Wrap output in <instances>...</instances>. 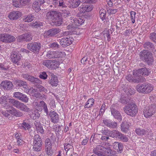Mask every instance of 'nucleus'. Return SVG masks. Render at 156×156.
<instances>
[{
  "label": "nucleus",
  "mask_w": 156,
  "mask_h": 156,
  "mask_svg": "<svg viewBox=\"0 0 156 156\" xmlns=\"http://www.w3.org/2000/svg\"><path fill=\"white\" fill-rule=\"evenodd\" d=\"M154 87L149 83H143L139 84L136 87V89L139 93L144 94H148L153 90Z\"/></svg>",
  "instance_id": "f257e3e1"
},
{
  "label": "nucleus",
  "mask_w": 156,
  "mask_h": 156,
  "mask_svg": "<svg viewBox=\"0 0 156 156\" xmlns=\"http://www.w3.org/2000/svg\"><path fill=\"white\" fill-rule=\"evenodd\" d=\"M8 100L9 102L16 108L26 112H28L29 111V108L26 105L19 101L11 98L9 99Z\"/></svg>",
  "instance_id": "f03ea898"
},
{
  "label": "nucleus",
  "mask_w": 156,
  "mask_h": 156,
  "mask_svg": "<svg viewBox=\"0 0 156 156\" xmlns=\"http://www.w3.org/2000/svg\"><path fill=\"white\" fill-rule=\"evenodd\" d=\"M140 58L146 62L148 65L152 64L153 61L152 54L148 50L142 51L140 52Z\"/></svg>",
  "instance_id": "7ed1b4c3"
},
{
  "label": "nucleus",
  "mask_w": 156,
  "mask_h": 156,
  "mask_svg": "<svg viewBox=\"0 0 156 156\" xmlns=\"http://www.w3.org/2000/svg\"><path fill=\"white\" fill-rule=\"evenodd\" d=\"M42 140L40 136L37 134L35 135L33 138V149L37 152L40 151L42 149Z\"/></svg>",
  "instance_id": "20e7f679"
},
{
  "label": "nucleus",
  "mask_w": 156,
  "mask_h": 156,
  "mask_svg": "<svg viewBox=\"0 0 156 156\" xmlns=\"http://www.w3.org/2000/svg\"><path fill=\"white\" fill-rule=\"evenodd\" d=\"M150 73V71L149 69H147L146 68H142L138 70L133 71V74L134 76L138 77L140 79V80L144 81L145 80L141 76V75H144V76H147L149 75Z\"/></svg>",
  "instance_id": "39448f33"
},
{
  "label": "nucleus",
  "mask_w": 156,
  "mask_h": 156,
  "mask_svg": "<svg viewBox=\"0 0 156 156\" xmlns=\"http://www.w3.org/2000/svg\"><path fill=\"white\" fill-rule=\"evenodd\" d=\"M124 110L126 114L132 116H135L138 112L136 106L133 103L126 106L124 108Z\"/></svg>",
  "instance_id": "423d86ee"
},
{
  "label": "nucleus",
  "mask_w": 156,
  "mask_h": 156,
  "mask_svg": "<svg viewBox=\"0 0 156 156\" xmlns=\"http://www.w3.org/2000/svg\"><path fill=\"white\" fill-rule=\"evenodd\" d=\"M58 61L55 60H45L43 61L42 64L49 69H55L58 67Z\"/></svg>",
  "instance_id": "0eeeda50"
},
{
  "label": "nucleus",
  "mask_w": 156,
  "mask_h": 156,
  "mask_svg": "<svg viewBox=\"0 0 156 156\" xmlns=\"http://www.w3.org/2000/svg\"><path fill=\"white\" fill-rule=\"evenodd\" d=\"M65 55L64 51H49L46 55V57L49 58H62Z\"/></svg>",
  "instance_id": "6e6552de"
},
{
  "label": "nucleus",
  "mask_w": 156,
  "mask_h": 156,
  "mask_svg": "<svg viewBox=\"0 0 156 156\" xmlns=\"http://www.w3.org/2000/svg\"><path fill=\"white\" fill-rule=\"evenodd\" d=\"M41 47V44L37 42L29 43L27 45V49L35 53H38Z\"/></svg>",
  "instance_id": "1a4fd4ad"
},
{
  "label": "nucleus",
  "mask_w": 156,
  "mask_h": 156,
  "mask_svg": "<svg viewBox=\"0 0 156 156\" xmlns=\"http://www.w3.org/2000/svg\"><path fill=\"white\" fill-rule=\"evenodd\" d=\"M156 112V106L154 105H149L147 109L144 111V115L146 118H148L153 115Z\"/></svg>",
  "instance_id": "9d476101"
},
{
  "label": "nucleus",
  "mask_w": 156,
  "mask_h": 156,
  "mask_svg": "<svg viewBox=\"0 0 156 156\" xmlns=\"http://www.w3.org/2000/svg\"><path fill=\"white\" fill-rule=\"evenodd\" d=\"M45 143V151L46 154L48 155H52L53 151L52 148V144L50 139L48 138L46 139Z\"/></svg>",
  "instance_id": "9b49d317"
},
{
  "label": "nucleus",
  "mask_w": 156,
  "mask_h": 156,
  "mask_svg": "<svg viewBox=\"0 0 156 156\" xmlns=\"http://www.w3.org/2000/svg\"><path fill=\"white\" fill-rule=\"evenodd\" d=\"M72 0L71 5L73 8H76L79 5L80 2L83 3H90L96 2L97 0Z\"/></svg>",
  "instance_id": "f8f14e48"
},
{
  "label": "nucleus",
  "mask_w": 156,
  "mask_h": 156,
  "mask_svg": "<svg viewBox=\"0 0 156 156\" xmlns=\"http://www.w3.org/2000/svg\"><path fill=\"white\" fill-rule=\"evenodd\" d=\"M13 86L12 83L9 81H3L0 84V87L2 88L4 90H11L12 89Z\"/></svg>",
  "instance_id": "ddd939ff"
},
{
  "label": "nucleus",
  "mask_w": 156,
  "mask_h": 156,
  "mask_svg": "<svg viewBox=\"0 0 156 156\" xmlns=\"http://www.w3.org/2000/svg\"><path fill=\"white\" fill-rule=\"evenodd\" d=\"M60 30V29L57 28L50 29L44 33V36L47 37L54 36L58 33Z\"/></svg>",
  "instance_id": "4468645a"
},
{
  "label": "nucleus",
  "mask_w": 156,
  "mask_h": 156,
  "mask_svg": "<svg viewBox=\"0 0 156 156\" xmlns=\"http://www.w3.org/2000/svg\"><path fill=\"white\" fill-rule=\"evenodd\" d=\"M73 39L71 38H63L59 40L60 44L63 47L68 46L72 44L73 41Z\"/></svg>",
  "instance_id": "2eb2a0df"
},
{
  "label": "nucleus",
  "mask_w": 156,
  "mask_h": 156,
  "mask_svg": "<svg viewBox=\"0 0 156 156\" xmlns=\"http://www.w3.org/2000/svg\"><path fill=\"white\" fill-rule=\"evenodd\" d=\"M110 109L111 114L115 119H119L120 120H122V117L119 111L112 107H111Z\"/></svg>",
  "instance_id": "dca6fc26"
},
{
  "label": "nucleus",
  "mask_w": 156,
  "mask_h": 156,
  "mask_svg": "<svg viewBox=\"0 0 156 156\" xmlns=\"http://www.w3.org/2000/svg\"><path fill=\"white\" fill-rule=\"evenodd\" d=\"M51 121L54 123H57L58 122L59 117L58 114L55 112L51 111L49 114Z\"/></svg>",
  "instance_id": "f3484780"
},
{
  "label": "nucleus",
  "mask_w": 156,
  "mask_h": 156,
  "mask_svg": "<svg viewBox=\"0 0 156 156\" xmlns=\"http://www.w3.org/2000/svg\"><path fill=\"white\" fill-rule=\"evenodd\" d=\"M103 123L106 126L112 129L116 128L117 126V123L110 119H104Z\"/></svg>",
  "instance_id": "a211bd4d"
},
{
  "label": "nucleus",
  "mask_w": 156,
  "mask_h": 156,
  "mask_svg": "<svg viewBox=\"0 0 156 156\" xmlns=\"http://www.w3.org/2000/svg\"><path fill=\"white\" fill-rule=\"evenodd\" d=\"M83 5H81L79 9L82 12H89L92 10L93 9L92 5L90 4H86L84 3Z\"/></svg>",
  "instance_id": "6ab92c4d"
},
{
  "label": "nucleus",
  "mask_w": 156,
  "mask_h": 156,
  "mask_svg": "<svg viewBox=\"0 0 156 156\" xmlns=\"http://www.w3.org/2000/svg\"><path fill=\"white\" fill-rule=\"evenodd\" d=\"M12 61L15 63H17L21 59V55L16 52H12L11 55Z\"/></svg>",
  "instance_id": "aec40b11"
},
{
  "label": "nucleus",
  "mask_w": 156,
  "mask_h": 156,
  "mask_svg": "<svg viewBox=\"0 0 156 156\" xmlns=\"http://www.w3.org/2000/svg\"><path fill=\"white\" fill-rule=\"evenodd\" d=\"M50 76L51 79L48 81L49 83L53 86L56 87L58 83L57 77L52 73L51 74Z\"/></svg>",
  "instance_id": "412c9836"
},
{
  "label": "nucleus",
  "mask_w": 156,
  "mask_h": 156,
  "mask_svg": "<svg viewBox=\"0 0 156 156\" xmlns=\"http://www.w3.org/2000/svg\"><path fill=\"white\" fill-rule=\"evenodd\" d=\"M19 38L20 41H29L32 40V36L30 34L26 33L19 36Z\"/></svg>",
  "instance_id": "4be33fe9"
},
{
  "label": "nucleus",
  "mask_w": 156,
  "mask_h": 156,
  "mask_svg": "<svg viewBox=\"0 0 156 156\" xmlns=\"http://www.w3.org/2000/svg\"><path fill=\"white\" fill-rule=\"evenodd\" d=\"M105 148L104 146L101 145H98L93 150V152L98 156H106L101 153V151L102 150Z\"/></svg>",
  "instance_id": "5701e85b"
},
{
  "label": "nucleus",
  "mask_w": 156,
  "mask_h": 156,
  "mask_svg": "<svg viewBox=\"0 0 156 156\" xmlns=\"http://www.w3.org/2000/svg\"><path fill=\"white\" fill-rule=\"evenodd\" d=\"M21 16V14L19 12H12L10 13L8 17L10 20H15L17 19Z\"/></svg>",
  "instance_id": "b1692460"
},
{
  "label": "nucleus",
  "mask_w": 156,
  "mask_h": 156,
  "mask_svg": "<svg viewBox=\"0 0 156 156\" xmlns=\"http://www.w3.org/2000/svg\"><path fill=\"white\" fill-rule=\"evenodd\" d=\"M144 47L145 49L151 50L154 53L156 51V49L154 48V44L150 42H146L144 44Z\"/></svg>",
  "instance_id": "393cba45"
},
{
  "label": "nucleus",
  "mask_w": 156,
  "mask_h": 156,
  "mask_svg": "<svg viewBox=\"0 0 156 156\" xmlns=\"http://www.w3.org/2000/svg\"><path fill=\"white\" fill-rule=\"evenodd\" d=\"M36 129L37 133L41 134H44V130L43 129L42 126L40 122L38 121H36L34 122Z\"/></svg>",
  "instance_id": "a878e982"
},
{
  "label": "nucleus",
  "mask_w": 156,
  "mask_h": 156,
  "mask_svg": "<svg viewBox=\"0 0 156 156\" xmlns=\"http://www.w3.org/2000/svg\"><path fill=\"white\" fill-rule=\"evenodd\" d=\"M44 101H42L38 102V101L35 100L33 103V105L35 108L38 111H41L42 110V104Z\"/></svg>",
  "instance_id": "bb28decb"
},
{
  "label": "nucleus",
  "mask_w": 156,
  "mask_h": 156,
  "mask_svg": "<svg viewBox=\"0 0 156 156\" xmlns=\"http://www.w3.org/2000/svg\"><path fill=\"white\" fill-rule=\"evenodd\" d=\"M58 14V13L55 11L49 12L46 14L47 19H51L52 21L55 18L57 17Z\"/></svg>",
  "instance_id": "cd10ccee"
},
{
  "label": "nucleus",
  "mask_w": 156,
  "mask_h": 156,
  "mask_svg": "<svg viewBox=\"0 0 156 156\" xmlns=\"http://www.w3.org/2000/svg\"><path fill=\"white\" fill-rule=\"evenodd\" d=\"M136 77L135 78L132 77V76L130 74H129L126 77V79L129 81L131 82L134 83H138L140 82H141V80H140L139 78L136 76H134V77Z\"/></svg>",
  "instance_id": "c85d7f7f"
},
{
  "label": "nucleus",
  "mask_w": 156,
  "mask_h": 156,
  "mask_svg": "<svg viewBox=\"0 0 156 156\" xmlns=\"http://www.w3.org/2000/svg\"><path fill=\"white\" fill-rule=\"evenodd\" d=\"M57 17L55 18L52 21V22L54 23L55 25L56 26H59L62 23V19L60 18L58 14Z\"/></svg>",
  "instance_id": "c756f323"
},
{
  "label": "nucleus",
  "mask_w": 156,
  "mask_h": 156,
  "mask_svg": "<svg viewBox=\"0 0 156 156\" xmlns=\"http://www.w3.org/2000/svg\"><path fill=\"white\" fill-rule=\"evenodd\" d=\"M28 80L33 83H41V81L39 79L35 77L32 75L30 76Z\"/></svg>",
  "instance_id": "7c9ffc66"
},
{
  "label": "nucleus",
  "mask_w": 156,
  "mask_h": 156,
  "mask_svg": "<svg viewBox=\"0 0 156 156\" xmlns=\"http://www.w3.org/2000/svg\"><path fill=\"white\" fill-rule=\"evenodd\" d=\"M94 99L92 98H90L86 103L84 106L85 108H88L91 107L94 104Z\"/></svg>",
  "instance_id": "2f4dec72"
},
{
  "label": "nucleus",
  "mask_w": 156,
  "mask_h": 156,
  "mask_svg": "<svg viewBox=\"0 0 156 156\" xmlns=\"http://www.w3.org/2000/svg\"><path fill=\"white\" fill-rule=\"evenodd\" d=\"M135 132L138 135L142 136L146 134L147 132L144 129H141L140 128H138L136 129Z\"/></svg>",
  "instance_id": "473e14b6"
},
{
  "label": "nucleus",
  "mask_w": 156,
  "mask_h": 156,
  "mask_svg": "<svg viewBox=\"0 0 156 156\" xmlns=\"http://www.w3.org/2000/svg\"><path fill=\"white\" fill-rule=\"evenodd\" d=\"M120 133V132L115 130L111 131L110 136L113 138L115 137L118 139Z\"/></svg>",
  "instance_id": "72a5a7b5"
},
{
  "label": "nucleus",
  "mask_w": 156,
  "mask_h": 156,
  "mask_svg": "<svg viewBox=\"0 0 156 156\" xmlns=\"http://www.w3.org/2000/svg\"><path fill=\"white\" fill-rule=\"evenodd\" d=\"M129 127V124L126 122H122L121 125V130L124 132H126L128 130Z\"/></svg>",
  "instance_id": "f704fd0d"
},
{
  "label": "nucleus",
  "mask_w": 156,
  "mask_h": 156,
  "mask_svg": "<svg viewBox=\"0 0 156 156\" xmlns=\"http://www.w3.org/2000/svg\"><path fill=\"white\" fill-rule=\"evenodd\" d=\"M126 92L128 95H132L134 94L135 91L134 89L131 87H129L126 89L125 90Z\"/></svg>",
  "instance_id": "c9c22d12"
},
{
  "label": "nucleus",
  "mask_w": 156,
  "mask_h": 156,
  "mask_svg": "<svg viewBox=\"0 0 156 156\" xmlns=\"http://www.w3.org/2000/svg\"><path fill=\"white\" fill-rule=\"evenodd\" d=\"M40 116V113L37 111H34L30 115V117L32 119H36Z\"/></svg>",
  "instance_id": "e433bc0d"
},
{
  "label": "nucleus",
  "mask_w": 156,
  "mask_h": 156,
  "mask_svg": "<svg viewBox=\"0 0 156 156\" xmlns=\"http://www.w3.org/2000/svg\"><path fill=\"white\" fill-rule=\"evenodd\" d=\"M100 17L103 21L105 19L106 17V11L104 9H101L99 11Z\"/></svg>",
  "instance_id": "4c0bfd02"
},
{
  "label": "nucleus",
  "mask_w": 156,
  "mask_h": 156,
  "mask_svg": "<svg viewBox=\"0 0 156 156\" xmlns=\"http://www.w3.org/2000/svg\"><path fill=\"white\" fill-rule=\"evenodd\" d=\"M20 127L21 128V129H23L24 130H26L28 129L31 128V126L26 122L23 121L21 124V126Z\"/></svg>",
  "instance_id": "58836bf2"
},
{
  "label": "nucleus",
  "mask_w": 156,
  "mask_h": 156,
  "mask_svg": "<svg viewBox=\"0 0 156 156\" xmlns=\"http://www.w3.org/2000/svg\"><path fill=\"white\" fill-rule=\"evenodd\" d=\"M34 18V15L32 14H30L25 18L23 19V20L25 22H29L33 20Z\"/></svg>",
  "instance_id": "ea45409f"
},
{
  "label": "nucleus",
  "mask_w": 156,
  "mask_h": 156,
  "mask_svg": "<svg viewBox=\"0 0 156 156\" xmlns=\"http://www.w3.org/2000/svg\"><path fill=\"white\" fill-rule=\"evenodd\" d=\"M40 5H41L35 1L33 5V8L36 12H38L41 10L40 8Z\"/></svg>",
  "instance_id": "a19ab883"
},
{
  "label": "nucleus",
  "mask_w": 156,
  "mask_h": 156,
  "mask_svg": "<svg viewBox=\"0 0 156 156\" xmlns=\"http://www.w3.org/2000/svg\"><path fill=\"white\" fill-rule=\"evenodd\" d=\"M7 36L6 43H11L15 41L16 39L14 37L9 34H7Z\"/></svg>",
  "instance_id": "79ce46f5"
},
{
  "label": "nucleus",
  "mask_w": 156,
  "mask_h": 156,
  "mask_svg": "<svg viewBox=\"0 0 156 156\" xmlns=\"http://www.w3.org/2000/svg\"><path fill=\"white\" fill-rule=\"evenodd\" d=\"M44 24V23L43 22L39 21L36 22L32 23V26L35 28H38L41 27V26H43Z\"/></svg>",
  "instance_id": "37998d69"
},
{
  "label": "nucleus",
  "mask_w": 156,
  "mask_h": 156,
  "mask_svg": "<svg viewBox=\"0 0 156 156\" xmlns=\"http://www.w3.org/2000/svg\"><path fill=\"white\" fill-rule=\"evenodd\" d=\"M120 140L123 142H127L129 139L127 136L125 135L120 133L119 136L118 138Z\"/></svg>",
  "instance_id": "c03bdc74"
},
{
  "label": "nucleus",
  "mask_w": 156,
  "mask_h": 156,
  "mask_svg": "<svg viewBox=\"0 0 156 156\" xmlns=\"http://www.w3.org/2000/svg\"><path fill=\"white\" fill-rule=\"evenodd\" d=\"M7 34H0V41L4 43H6Z\"/></svg>",
  "instance_id": "a18cd8bd"
},
{
  "label": "nucleus",
  "mask_w": 156,
  "mask_h": 156,
  "mask_svg": "<svg viewBox=\"0 0 156 156\" xmlns=\"http://www.w3.org/2000/svg\"><path fill=\"white\" fill-rule=\"evenodd\" d=\"M20 101L25 103H27L28 102L29 98H28L26 95L25 94H22L21 97L20 98Z\"/></svg>",
  "instance_id": "49530a36"
},
{
  "label": "nucleus",
  "mask_w": 156,
  "mask_h": 156,
  "mask_svg": "<svg viewBox=\"0 0 156 156\" xmlns=\"http://www.w3.org/2000/svg\"><path fill=\"white\" fill-rule=\"evenodd\" d=\"M20 101L25 103H27L28 102L29 98H28L26 95L25 94H22L21 97L20 98Z\"/></svg>",
  "instance_id": "de8ad7c7"
},
{
  "label": "nucleus",
  "mask_w": 156,
  "mask_h": 156,
  "mask_svg": "<svg viewBox=\"0 0 156 156\" xmlns=\"http://www.w3.org/2000/svg\"><path fill=\"white\" fill-rule=\"evenodd\" d=\"M62 127L63 126H60L57 125L55 126L54 125L53 126V128L55 132L58 133L61 130Z\"/></svg>",
  "instance_id": "09e8293b"
},
{
  "label": "nucleus",
  "mask_w": 156,
  "mask_h": 156,
  "mask_svg": "<svg viewBox=\"0 0 156 156\" xmlns=\"http://www.w3.org/2000/svg\"><path fill=\"white\" fill-rule=\"evenodd\" d=\"M119 101L122 104H127L128 102V100L127 98L122 96L121 97Z\"/></svg>",
  "instance_id": "8fccbe9b"
},
{
  "label": "nucleus",
  "mask_w": 156,
  "mask_h": 156,
  "mask_svg": "<svg viewBox=\"0 0 156 156\" xmlns=\"http://www.w3.org/2000/svg\"><path fill=\"white\" fill-rule=\"evenodd\" d=\"M17 85L20 87H23L27 84V83L25 81L22 80H18L17 82Z\"/></svg>",
  "instance_id": "3c124183"
},
{
  "label": "nucleus",
  "mask_w": 156,
  "mask_h": 156,
  "mask_svg": "<svg viewBox=\"0 0 156 156\" xmlns=\"http://www.w3.org/2000/svg\"><path fill=\"white\" fill-rule=\"evenodd\" d=\"M136 12L133 11H131L130 12V17L132 23H134L135 22V15Z\"/></svg>",
  "instance_id": "603ef678"
},
{
  "label": "nucleus",
  "mask_w": 156,
  "mask_h": 156,
  "mask_svg": "<svg viewBox=\"0 0 156 156\" xmlns=\"http://www.w3.org/2000/svg\"><path fill=\"white\" fill-rule=\"evenodd\" d=\"M149 37L152 41L156 43V33L153 32L151 33Z\"/></svg>",
  "instance_id": "864d4df0"
},
{
  "label": "nucleus",
  "mask_w": 156,
  "mask_h": 156,
  "mask_svg": "<svg viewBox=\"0 0 156 156\" xmlns=\"http://www.w3.org/2000/svg\"><path fill=\"white\" fill-rule=\"evenodd\" d=\"M36 87L38 89H39L40 92H44L45 93L48 92V90L41 85H37Z\"/></svg>",
  "instance_id": "5fc2aeb1"
},
{
  "label": "nucleus",
  "mask_w": 156,
  "mask_h": 156,
  "mask_svg": "<svg viewBox=\"0 0 156 156\" xmlns=\"http://www.w3.org/2000/svg\"><path fill=\"white\" fill-rule=\"evenodd\" d=\"M64 147L65 151L73 149L72 145L68 143H66L64 144Z\"/></svg>",
  "instance_id": "6e6d98bb"
},
{
  "label": "nucleus",
  "mask_w": 156,
  "mask_h": 156,
  "mask_svg": "<svg viewBox=\"0 0 156 156\" xmlns=\"http://www.w3.org/2000/svg\"><path fill=\"white\" fill-rule=\"evenodd\" d=\"M22 93L19 92H15L13 94V97L18 100H20V98Z\"/></svg>",
  "instance_id": "4d7b16f0"
},
{
  "label": "nucleus",
  "mask_w": 156,
  "mask_h": 156,
  "mask_svg": "<svg viewBox=\"0 0 156 156\" xmlns=\"http://www.w3.org/2000/svg\"><path fill=\"white\" fill-rule=\"evenodd\" d=\"M13 115L16 117H20L22 116L23 115L22 112L16 109Z\"/></svg>",
  "instance_id": "13d9d810"
},
{
  "label": "nucleus",
  "mask_w": 156,
  "mask_h": 156,
  "mask_svg": "<svg viewBox=\"0 0 156 156\" xmlns=\"http://www.w3.org/2000/svg\"><path fill=\"white\" fill-rule=\"evenodd\" d=\"M111 131L108 129L102 130L101 131V133L103 134H104L107 136H109L111 134Z\"/></svg>",
  "instance_id": "bf43d9fd"
},
{
  "label": "nucleus",
  "mask_w": 156,
  "mask_h": 156,
  "mask_svg": "<svg viewBox=\"0 0 156 156\" xmlns=\"http://www.w3.org/2000/svg\"><path fill=\"white\" fill-rule=\"evenodd\" d=\"M13 4L12 5L16 7H19L20 6H22L21 4L20 3V1L19 2V1H16L14 0L12 2Z\"/></svg>",
  "instance_id": "052dcab7"
},
{
  "label": "nucleus",
  "mask_w": 156,
  "mask_h": 156,
  "mask_svg": "<svg viewBox=\"0 0 156 156\" xmlns=\"http://www.w3.org/2000/svg\"><path fill=\"white\" fill-rule=\"evenodd\" d=\"M65 151L66 156H73L72 154L74 153V149Z\"/></svg>",
  "instance_id": "680f3d73"
},
{
  "label": "nucleus",
  "mask_w": 156,
  "mask_h": 156,
  "mask_svg": "<svg viewBox=\"0 0 156 156\" xmlns=\"http://www.w3.org/2000/svg\"><path fill=\"white\" fill-rule=\"evenodd\" d=\"M49 46L51 48L56 49L58 48L59 45L56 42H53L50 43Z\"/></svg>",
  "instance_id": "e2e57ef3"
},
{
  "label": "nucleus",
  "mask_w": 156,
  "mask_h": 156,
  "mask_svg": "<svg viewBox=\"0 0 156 156\" xmlns=\"http://www.w3.org/2000/svg\"><path fill=\"white\" fill-rule=\"evenodd\" d=\"M37 89H34L32 87H30L28 94L33 96V95H34V94L35 93H37Z\"/></svg>",
  "instance_id": "0e129e2a"
},
{
  "label": "nucleus",
  "mask_w": 156,
  "mask_h": 156,
  "mask_svg": "<svg viewBox=\"0 0 156 156\" xmlns=\"http://www.w3.org/2000/svg\"><path fill=\"white\" fill-rule=\"evenodd\" d=\"M123 147L122 144L121 143H119V144L118 145V148L117 149V151L118 153H121L123 151Z\"/></svg>",
  "instance_id": "69168bd1"
},
{
  "label": "nucleus",
  "mask_w": 156,
  "mask_h": 156,
  "mask_svg": "<svg viewBox=\"0 0 156 156\" xmlns=\"http://www.w3.org/2000/svg\"><path fill=\"white\" fill-rule=\"evenodd\" d=\"M42 103V108H43L44 112L46 113L47 114H48V112L47 105L44 101Z\"/></svg>",
  "instance_id": "338daca9"
},
{
  "label": "nucleus",
  "mask_w": 156,
  "mask_h": 156,
  "mask_svg": "<svg viewBox=\"0 0 156 156\" xmlns=\"http://www.w3.org/2000/svg\"><path fill=\"white\" fill-rule=\"evenodd\" d=\"M39 77L41 79L45 80L47 78V75L45 72H43L40 74Z\"/></svg>",
  "instance_id": "774afa93"
}]
</instances>
